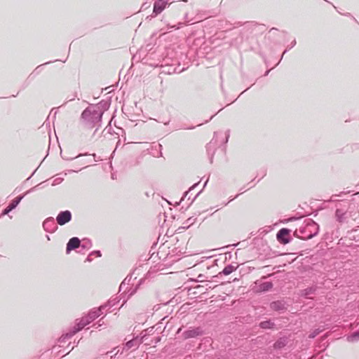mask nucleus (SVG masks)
Here are the masks:
<instances>
[{"mask_svg": "<svg viewBox=\"0 0 359 359\" xmlns=\"http://www.w3.org/2000/svg\"><path fill=\"white\" fill-rule=\"evenodd\" d=\"M319 231V225L313 219L308 218L304 220L299 228L294 231V236L302 239L308 240L316 236Z\"/></svg>", "mask_w": 359, "mask_h": 359, "instance_id": "f03ea898", "label": "nucleus"}, {"mask_svg": "<svg viewBox=\"0 0 359 359\" xmlns=\"http://www.w3.org/2000/svg\"><path fill=\"white\" fill-rule=\"evenodd\" d=\"M43 227L46 231L53 233L57 229L54 218L48 217L43 222Z\"/></svg>", "mask_w": 359, "mask_h": 359, "instance_id": "1a4fd4ad", "label": "nucleus"}, {"mask_svg": "<svg viewBox=\"0 0 359 359\" xmlns=\"http://www.w3.org/2000/svg\"><path fill=\"white\" fill-rule=\"evenodd\" d=\"M270 308L276 311H283L287 309L283 301H275L270 304Z\"/></svg>", "mask_w": 359, "mask_h": 359, "instance_id": "9b49d317", "label": "nucleus"}, {"mask_svg": "<svg viewBox=\"0 0 359 359\" xmlns=\"http://www.w3.org/2000/svg\"><path fill=\"white\" fill-rule=\"evenodd\" d=\"M108 107L107 102H100L88 107L81 114V118L88 127L100 126L104 114V108Z\"/></svg>", "mask_w": 359, "mask_h": 359, "instance_id": "f257e3e1", "label": "nucleus"}, {"mask_svg": "<svg viewBox=\"0 0 359 359\" xmlns=\"http://www.w3.org/2000/svg\"><path fill=\"white\" fill-rule=\"evenodd\" d=\"M290 231H291L290 229L286 228L280 229L276 234V238L279 243L282 244L289 243L290 242V239L289 238Z\"/></svg>", "mask_w": 359, "mask_h": 359, "instance_id": "423d86ee", "label": "nucleus"}, {"mask_svg": "<svg viewBox=\"0 0 359 359\" xmlns=\"http://www.w3.org/2000/svg\"><path fill=\"white\" fill-rule=\"evenodd\" d=\"M296 44V41L295 40H293L291 43V46L290 47V48H292L293 46H294Z\"/></svg>", "mask_w": 359, "mask_h": 359, "instance_id": "c756f323", "label": "nucleus"}, {"mask_svg": "<svg viewBox=\"0 0 359 359\" xmlns=\"http://www.w3.org/2000/svg\"><path fill=\"white\" fill-rule=\"evenodd\" d=\"M101 309L99 308L97 309L91 310L88 314L86 316H83L77 325L74 327V332H78L81 330L85 326L90 324L94 320L97 318L101 315Z\"/></svg>", "mask_w": 359, "mask_h": 359, "instance_id": "7ed1b4c3", "label": "nucleus"}, {"mask_svg": "<svg viewBox=\"0 0 359 359\" xmlns=\"http://www.w3.org/2000/svg\"><path fill=\"white\" fill-rule=\"evenodd\" d=\"M92 255H95L97 257H100L102 256V254H101V252L100 250H95V251H93L91 252L88 256L87 257L86 259V262H90L93 261V257H92Z\"/></svg>", "mask_w": 359, "mask_h": 359, "instance_id": "412c9836", "label": "nucleus"}, {"mask_svg": "<svg viewBox=\"0 0 359 359\" xmlns=\"http://www.w3.org/2000/svg\"><path fill=\"white\" fill-rule=\"evenodd\" d=\"M275 326V323L271 320H265L259 323V327L262 329H273Z\"/></svg>", "mask_w": 359, "mask_h": 359, "instance_id": "dca6fc26", "label": "nucleus"}, {"mask_svg": "<svg viewBox=\"0 0 359 359\" xmlns=\"http://www.w3.org/2000/svg\"><path fill=\"white\" fill-rule=\"evenodd\" d=\"M315 291H316V288H314V287H309V288H306V289L304 290L302 292V294L303 296H305L307 298H310L309 296L311 294H314Z\"/></svg>", "mask_w": 359, "mask_h": 359, "instance_id": "aec40b11", "label": "nucleus"}, {"mask_svg": "<svg viewBox=\"0 0 359 359\" xmlns=\"http://www.w3.org/2000/svg\"><path fill=\"white\" fill-rule=\"evenodd\" d=\"M207 183H208V180L205 182L203 187L206 186Z\"/></svg>", "mask_w": 359, "mask_h": 359, "instance_id": "e433bc0d", "label": "nucleus"}, {"mask_svg": "<svg viewBox=\"0 0 359 359\" xmlns=\"http://www.w3.org/2000/svg\"><path fill=\"white\" fill-rule=\"evenodd\" d=\"M287 51V49H286V50H284L283 53L282 54V56H281L280 60H282V58H283V57L284 54H285Z\"/></svg>", "mask_w": 359, "mask_h": 359, "instance_id": "473e14b6", "label": "nucleus"}, {"mask_svg": "<svg viewBox=\"0 0 359 359\" xmlns=\"http://www.w3.org/2000/svg\"><path fill=\"white\" fill-rule=\"evenodd\" d=\"M111 352H112V351H107V352L106 353V354H107V355H109V353H111Z\"/></svg>", "mask_w": 359, "mask_h": 359, "instance_id": "c9c22d12", "label": "nucleus"}, {"mask_svg": "<svg viewBox=\"0 0 359 359\" xmlns=\"http://www.w3.org/2000/svg\"><path fill=\"white\" fill-rule=\"evenodd\" d=\"M50 62H47L46 63L43 64L44 65H47V64H49ZM43 66V65H39L34 71V73L36 72V73H38L39 71H40V69L41 68V67Z\"/></svg>", "mask_w": 359, "mask_h": 359, "instance_id": "bb28decb", "label": "nucleus"}, {"mask_svg": "<svg viewBox=\"0 0 359 359\" xmlns=\"http://www.w3.org/2000/svg\"><path fill=\"white\" fill-rule=\"evenodd\" d=\"M92 245V242L90 239L84 238L82 241V243H81L80 248L83 250H89Z\"/></svg>", "mask_w": 359, "mask_h": 359, "instance_id": "f3484780", "label": "nucleus"}, {"mask_svg": "<svg viewBox=\"0 0 359 359\" xmlns=\"http://www.w3.org/2000/svg\"><path fill=\"white\" fill-rule=\"evenodd\" d=\"M79 170H70V172H78Z\"/></svg>", "mask_w": 359, "mask_h": 359, "instance_id": "58836bf2", "label": "nucleus"}, {"mask_svg": "<svg viewBox=\"0 0 359 359\" xmlns=\"http://www.w3.org/2000/svg\"><path fill=\"white\" fill-rule=\"evenodd\" d=\"M287 343V339L286 337H281L278 339L273 344V347L276 349H280L286 346Z\"/></svg>", "mask_w": 359, "mask_h": 359, "instance_id": "4468645a", "label": "nucleus"}, {"mask_svg": "<svg viewBox=\"0 0 359 359\" xmlns=\"http://www.w3.org/2000/svg\"><path fill=\"white\" fill-rule=\"evenodd\" d=\"M126 280V278L121 283V284L120 285V288H119L120 290H121L123 287L125 285Z\"/></svg>", "mask_w": 359, "mask_h": 359, "instance_id": "c85d7f7f", "label": "nucleus"}, {"mask_svg": "<svg viewBox=\"0 0 359 359\" xmlns=\"http://www.w3.org/2000/svg\"><path fill=\"white\" fill-rule=\"evenodd\" d=\"M203 274H200L198 276V279H202V278H203ZM198 281H202L201 280H198Z\"/></svg>", "mask_w": 359, "mask_h": 359, "instance_id": "2f4dec72", "label": "nucleus"}, {"mask_svg": "<svg viewBox=\"0 0 359 359\" xmlns=\"http://www.w3.org/2000/svg\"><path fill=\"white\" fill-rule=\"evenodd\" d=\"M194 128H195V126H191V127L187 128V129L191 130Z\"/></svg>", "mask_w": 359, "mask_h": 359, "instance_id": "72a5a7b5", "label": "nucleus"}, {"mask_svg": "<svg viewBox=\"0 0 359 359\" xmlns=\"http://www.w3.org/2000/svg\"><path fill=\"white\" fill-rule=\"evenodd\" d=\"M273 284L270 281L264 282L259 285V290L263 292H266L271 289Z\"/></svg>", "mask_w": 359, "mask_h": 359, "instance_id": "a211bd4d", "label": "nucleus"}, {"mask_svg": "<svg viewBox=\"0 0 359 359\" xmlns=\"http://www.w3.org/2000/svg\"><path fill=\"white\" fill-rule=\"evenodd\" d=\"M40 185H41V184H38V185L31 188L29 190L26 191L25 194L20 195V196H17L15 198H14L11 202V203L3 210V212L1 213V215H8L11 210L15 209L18 205V204L20 203V201H22V199L24 198V196L26 194L33 191L34 190H35Z\"/></svg>", "mask_w": 359, "mask_h": 359, "instance_id": "20e7f679", "label": "nucleus"}, {"mask_svg": "<svg viewBox=\"0 0 359 359\" xmlns=\"http://www.w3.org/2000/svg\"><path fill=\"white\" fill-rule=\"evenodd\" d=\"M168 1L165 0H156L154 4L153 13L155 15L161 13L166 7Z\"/></svg>", "mask_w": 359, "mask_h": 359, "instance_id": "9d476101", "label": "nucleus"}, {"mask_svg": "<svg viewBox=\"0 0 359 359\" xmlns=\"http://www.w3.org/2000/svg\"><path fill=\"white\" fill-rule=\"evenodd\" d=\"M196 219L195 217H191L187 219L186 224H187V226H189L190 225L193 224L195 222Z\"/></svg>", "mask_w": 359, "mask_h": 359, "instance_id": "a878e982", "label": "nucleus"}, {"mask_svg": "<svg viewBox=\"0 0 359 359\" xmlns=\"http://www.w3.org/2000/svg\"><path fill=\"white\" fill-rule=\"evenodd\" d=\"M344 214V213L343 212L342 210H341L339 209H337V210L335 212V215L339 222H342Z\"/></svg>", "mask_w": 359, "mask_h": 359, "instance_id": "5701e85b", "label": "nucleus"}, {"mask_svg": "<svg viewBox=\"0 0 359 359\" xmlns=\"http://www.w3.org/2000/svg\"><path fill=\"white\" fill-rule=\"evenodd\" d=\"M116 304V299L109 300L106 304L102 305L100 307L101 311L107 307L111 308Z\"/></svg>", "mask_w": 359, "mask_h": 359, "instance_id": "4be33fe9", "label": "nucleus"}, {"mask_svg": "<svg viewBox=\"0 0 359 359\" xmlns=\"http://www.w3.org/2000/svg\"><path fill=\"white\" fill-rule=\"evenodd\" d=\"M229 135H226V142H227V141H228V138H229Z\"/></svg>", "mask_w": 359, "mask_h": 359, "instance_id": "f704fd0d", "label": "nucleus"}, {"mask_svg": "<svg viewBox=\"0 0 359 359\" xmlns=\"http://www.w3.org/2000/svg\"><path fill=\"white\" fill-rule=\"evenodd\" d=\"M321 330L320 329H316L314 330L313 332H311L309 335V338L310 339H313L315 338L317 335H318L320 333Z\"/></svg>", "mask_w": 359, "mask_h": 359, "instance_id": "b1692460", "label": "nucleus"}, {"mask_svg": "<svg viewBox=\"0 0 359 359\" xmlns=\"http://www.w3.org/2000/svg\"><path fill=\"white\" fill-rule=\"evenodd\" d=\"M204 334L203 329L201 327H193L183 332L184 339L195 338L201 336Z\"/></svg>", "mask_w": 359, "mask_h": 359, "instance_id": "0eeeda50", "label": "nucleus"}, {"mask_svg": "<svg viewBox=\"0 0 359 359\" xmlns=\"http://www.w3.org/2000/svg\"><path fill=\"white\" fill-rule=\"evenodd\" d=\"M76 332H74V327L67 334H62L60 339H59V342L61 344V343H65L66 342V340L72 338Z\"/></svg>", "mask_w": 359, "mask_h": 359, "instance_id": "2eb2a0df", "label": "nucleus"}, {"mask_svg": "<svg viewBox=\"0 0 359 359\" xmlns=\"http://www.w3.org/2000/svg\"><path fill=\"white\" fill-rule=\"evenodd\" d=\"M184 25V23H182V22H180V23L178 24V25H179V26L176 27L175 25H174V26L170 27V28H174V27H175V28H176V29H179V28H180V26H181V25Z\"/></svg>", "mask_w": 359, "mask_h": 359, "instance_id": "cd10ccee", "label": "nucleus"}, {"mask_svg": "<svg viewBox=\"0 0 359 359\" xmlns=\"http://www.w3.org/2000/svg\"><path fill=\"white\" fill-rule=\"evenodd\" d=\"M72 219V213L69 210H64L59 212L56 217L57 223L63 226L70 222Z\"/></svg>", "mask_w": 359, "mask_h": 359, "instance_id": "39448f33", "label": "nucleus"}, {"mask_svg": "<svg viewBox=\"0 0 359 359\" xmlns=\"http://www.w3.org/2000/svg\"><path fill=\"white\" fill-rule=\"evenodd\" d=\"M182 1H184V2H187V0H182Z\"/></svg>", "mask_w": 359, "mask_h": 359, "instance_id": "79ce46f5", "label": "nucleus"}, {"mask_svg": "<svg viewBox=\"0 0 359 359\" xmlns=\"http://www.w3.org/2000/svg\"><path fill=\"white\" fill-rule=\"evenodd\" d=\"M83 156V154H79L76 157H79V156Z\"/></svg>", "mask_w": 359, "mask_h": 359, "instance_id": "ea45409f", "label": "nucleus"}, {"mask_svg": "<svg viewBox=\"0 0 359 359\" xmlns=\"http://www.w3.org/2000/svg\"><path fill=\"white\" fill-rule=\"evenodd\" d=\"M348 342H355L359 339V330L353 332L351 334L348 335L346 338Z\"/></svg>", "mask_w": 359, "mask_h": 359, "instance_id": "6ab92c4d", "label": "nucleus"}, {"mask_svg": "<svg viewBox=\"0 0 359 359\" xmlns=\"http://www.w3.org/2000/svg\"><path fill=\"white\" fill-rule=\"evenodd\" d=\"M102 325V324H100H100L98 325V326L97 327V328L98 327L101 326Z\"/></svg>", "mask_w": 359, "mask_h": 359, "instance_id": "a19ab883", "label": "nucleus"}, {"mask_svg": "<svg viewBox=\"0 0 359 359\" xmlns=\"http://www.w3.org/2000/svg\"><path fill=\"white\" fill-rule=\"evenodd\" d=\"M81 240L78 237L71 238L67 243L66 253L69 254L71 251L80 248Z\"/></svg>", "mask_w": 359, "mask_h": 359, "instance_id": "6e6552de", "label": "nucleus"}, {"mask_svg": "<svg viewBox=\"0 0 359 359\" xmlns=\"http://www.w3.org/2000/svg\"><path fill=\"white\" fill-rule=\"evenodd\" d=\"M269 72V70L266 71V73H265V75H267Z\"/></svg>", "mask_w": 359, "mask_h": 359, "instance_id": "4c0bfd02", "label": "nucleus"}, {"mask_svg": "<svg viewBox=\"0 0 359 359\" xmlns=\"http://www.w3.org/2000/svg\"><path fill=\"white\" fill-rule=\"evenodd\" d=\"M140 343L141 341H139L137 339H133L131 340H129L125 344L123 350H129L130 348L135 349L139 346Z\"/></svg>", "mask_w": 359, "mask_h": 359, "instance_id": "ddd939ff", "label": "nucleus"}, {"mask_svg": "<svg viewBox=\"0 0 359 359\" xmlns=\"http://www.w3.org/2000/svg\"><path fill=\"white\" fill-rule=\"evenodd\" d=\"M198 184H199V182H197V183H195L194 185H192L189 188V189L184 194V196H183L182 198L181 199V201L184 200V198L185 197H187V196L188 195L189 192L191 191V190H193L194 189H195L198 186Z\"/></svg>", "mask_w": 359, "mask_h": 359, "instance_id": "393cba45", "label": "nucleus"}, {"mask_svg": "<svg viewBox=\"0 0 359 359\" xmlns=\"http://www.w3.org/2000/svg\"><path fill=\"white\" fill-rule=\"evenodd\" d=\"M237 266H234L233 264H229L226 266L224 269L219 272L215 278H218L219 276H221L222 275L228 276L231 274L233 271H236L237 269Z\"/></svg>", "mask_w": 359, "mask_h": 359, "instance_id": "f8f14e48", "label": "nucleus"}, {"mask_svg": "<svg viewBox=\"0 0 359 359\" xmlns=\"http://www.w3.org/2000/svg\"><path fill=\"white\" fill-rule=\"evenodd\" d=\"M201 191H199V192L196 194V196H195V197L191 200V201L190 204H191V203L194 201V200L196 199V197L200 194V193H201Z\"/></svg>", "mask_w": 359, "mask_h": 359, "instance_id": "7c9ffc66", "label": "nucleus"}]
</instances>
